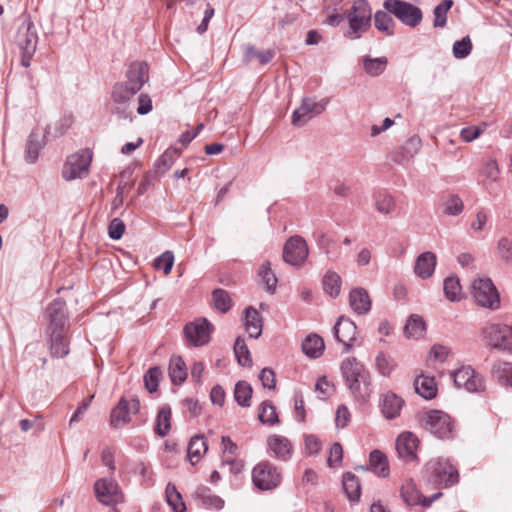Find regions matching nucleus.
<instances>
[{"label":"nucleus","mask_w":512,"mask_h":512,"mask_svg":"<svg viewBox=\"0 0 512 512\" xmlns=\"http://www.w3.org/2000/svg\"><path fill=\"white\" fill-rule=\"evenodd\" d=\"M340 370L351 395L359 402H367L373 388L370 373L365 366L355 357H349L343 360Z\"/></svg>","instance_id":"1"},{"label":"nucleus","mask_w":512,"mask_h":512,"mask_svg":"<svg viewBox=\"0 0 512 512\" xmlns=\"http://www.w3.org/2000/svg\"><path fill=\"white\" fill-rule=\"evenodd\" d=\"M372 10L366 0H354L349 12L347 20L349 30L346 37L350 40H356L368 31L371 26Z\"/></svg>","instance_id":"2"},{"label":"nucleus","mask_w":512,"mask_h":512,"mask_svg":"<svg viewBox=\"0 0 512 512\" xmlns=\"http://www.w3.org/2000/svg\"><path fill=\"white\" fill-rule=\"evenodd\" d=\"M423 474L428 482L440 487H449L459 480L457 469L447 459L443 458L427 462Z\"/></svg>","instance_id":"3"},{"label":"nucleus","mask_w":512,"mask_h":512,"mask_svg":"<svg viewBox=\"0 0 512 512\" xmlns=\"http://www.w3.org/2000/svg\"><path fill=\"white\" fill-rule=\"evenodd\" d=\"M127 81L114 86L113 96H128L138 93L149 80V67L144 61L130 64L126 72Z\"/></svg>","instance_id":"4"},{"label":"nucleus","mask_w":512,"mask_h":512,"mask_svg":"<svg viewBox=\"0 0 512 512\" xmlns=\"http://www.w3.org/2000/svg\"><path fill=\"white\" fill-rule=\"evenodd\" d=\"M421 426L440 439L449 438L453 431L451 417L440 410H430L418 416Z\"/></svg>","instance_id":"5"},{"label":"nucleus","mask_w":512,"mask_h":512,"mask_svg":"<svg viewBox=\"0 0 512 512\" xmlns=\"http://www.w3.org/2000/svg\"><path fill=\"white\" fill-rule=\"evenodd\" d=\"M46 334L68 333L69 317L66 302L60 298L53 300L46 308Z\"/></svg>","instance_id":"6"},{"label":"nucleus","mask_w":512,"mask_h":512,"mask_svg":"<svg viewBox=\"0 0 512 512\" xmlns=\"http://www.w3.org/2000/svg\"><path fill=\"white\" fill-rule=\"evenodd\" d=\"M92 151L82 149L67 158L62 176L66 181L85 178L92 162Z\"/></svg>","instance_id":"7"},{"label":"nucleus","mask_w":512,"mask_h":512,"mask_svg":"<svg viewBox=\"0 0 512 512\" xmlns=\"http://www.w3.org/2000/svg\"><path fill=\"white\" fill-rule=\"evenodd\" d=\"M383 7L409 27H416L423 18L420 8L402 0H386Z\"/></svg>","instance_id":"8"},{"label":"nucleus","mask_w":512,"mask_h":512,"mask_svg":"<svg viewBox=\"0 0 512 512\" xmlns=\"http://www.w3.org/2000/svg\"><path fill=\"white\" fill-rule=\"evenodd\" d=\"M15 41L22 52V65L28 67L38 42L35 27L30 20L24 21L18 28Z\"/></svg>","instance_id":"9"},{"label":"nucleus","mask_w":512,"mask_h":512,"mask_svg":"<svg viewBox=\"0 0 512 512\" xmlns=\"http://www.w3.org/2000/svg\"><path fill=\"white\" fill-rule=\"evenodd\" d=\"M327 98H301L300 105L292 113V124L301 127L320 115L327 107Z\"/></svg>","instance_id":"10"},{"label":"nucleus","mask_w":512,"mask_h":512,"mask_svg":"<svg viewBox=\"0 0 512 512\" xmlns=\"http://www.w3.org/2000/svg\"><path fill=\"white\" fill-rule=\"evenodd\" d=\"M252 480L259 490L269 491L280 484L281 474L273 464L265 461L253 468Z\"/></svg>","instance_id":"11"},{"label":"nucleus","mask_w":512,"mask_h":512,"mask_svg":"<svg viewBox=\"0 0 512 512\" xmlns=\"http://www.w3.org/2000/svg\"><path fill=\"white\" fill-rule=\"evenodd\" d=\"M472 294L475 301L482 307L490 309L499 307V293L493 282L488 278L474 280L472 283Z\"/></svg>","instance_id":"12"},{"label":"nucleus","mask_w":512,"mask_h":512,"mask_svg":"<svg viewBox=\"0 0 512 512\" xmlns=\"http://www.w3.org/2000/svg\"><path fill=\"white\" fill-rule=\"evenodd\" d=\"M484 336L493 348L512 353V327L490 324L484 329Z\"/></svg>","instance_id":"13"},{"label":"nucleus","mask_w":512,"mask_h":512,"mask_svg":"<svg viewBox=\"0 0 512 512\" xmlns=\"http://www.w3.org/2000/svg\"><path fill=\"white\" fill-rule=\"evenodd\" d=\"M308 246L301 236H292L284 244L283 260L292 266H301L308 257Z\"/></svg>","instance_id":"14"},{"label":"nucleus","mask_w":512,"mask_h":512,"mask_svg":"<svg viewBox=\"0 0 512 512\" xmlns=\"http://www.w3.org/2000/svg\"><path fill=\"white\" fill-rule=\"evenodd\" d=\"M454 384L458 388H464L468 392H480L484 390L483 377L475 372L471 366H461L451 374Z\"/></svg>","instance_id":"15"},{"label":"nucleus","mask_w":512,"mask_h":512,"mask_svg":"<svg viewBox=\"0 0 512 512\" xmlns=\"http://www.w3.org/2000/svg\"><path fill=\"white\" fill-rule=\"evenodd\" d=\"M400 493L403 502L410 507L420 505L427 508L442 496L441 492L434 493L430 497L423 496L411 479H407L403 482Z\"/></svg>","instance_id":"16"},{"label":"nucleus","mask_w":512,"mask_h":512,"mask_svg":"<svg viewBox=\"0 0 512 512\" xmlns=\"http://www.w3.org/2000/svg\"><path fill=\"white\" fill-rule=\"evenodd\" d=\"M94 491L98 501L104 505L117 504L123 498L118 483L112 477L97 480Z\"/></svg>","instance_id":"17"},{"label":"nucleus","mask_w":512,"mask_h":512,"mask_svg":"<svg viewBox=\"0 0 512 512\" xmlns=\"http://www.w3.org/2000/svg\"><path fill=\"white\" fill-rule=\"evenodd\" d=\"M333 334L335 339L343 344L344 352H349L357 341V326L349 318L341 316L333 327Z\"/></svg>","instance_id":"18"},{"label":"nucleus","mask_w":512,"mask_h":512,"mask_svg":"<svg viewBox=\"0 0 512 512\" xmlns=\"http://www.w3.org/2000/svg\"><path fill=\"white\" fill-rule=\"evenodd\" d=\"M212 324L205 318L185 325L184 335L189 343L194 346L206 344L210 339Z\"/></svg>","instance_id":"19"},{"label":"nucleus","mask_w":512,"mask_h":512,"mask_svg":"<svg viewBox=\"0 0 512 512\" xmlns=\"http://www.w3.org/2000/svg\"><path fill=\"white\" fill-rule=\"evenodd\" d=\"M418 438L411 432L400 434L395 443L398 457L406 463L417 460Z\"/></svg>","instance_id":"20"},{"label":"nucleus","mask_w":512,"mask_h":512,"mask_svg":"<svg viewBox=\"0 0 512 512\" xmlns=\"http://www.w3.org/2000/svg\"><path fill=\"white\" fill-rule=\"evenodd\" d=\"M50 127H46L42 135L38 129H33L28 136L25 150V161L33 164L37 161L39 152L45 145V138L50 135Z\"/></svg>","instance_id":"21"},{"label":"nucleus","mask_w":512,"mask_h":512,"mask_svg":"<svg viewBox=\"0 0 512 512\" xmlns=\"http://www.w3.org/2000/svg\"><path fill=\"white\" fill-rule=\"evenodd\" d=\"M404 400L392 391L383 393L380 397L379 406L386 419H395L400 416Z\"/></svg>","instance_id":"22"},{"label":"nucleus","mask_w":512,"mask_h":512,"mask_svg":"<svg viewBox=\"0 0 512 512\" xmlns=\"http://www.w3.org/2000/svg\"><path fill=\"white\" fill-rule=\"evenodd\" d=\"M267 446L273 457L279 460L287 461L292 455V445L284 436H269L267 439Z\"/></svg>","instance_id":"23"},{"label":"nucleus","mask_w":512,"mask_h":512,"mask_svg":"<svg viewBox=\"0 0 512 512\" xmlns=\"http://www.w3.org/2000/svg\"><path fill=\"white\" fill-rule=\"evenodd\" d=\"M349 305L358 315L367 314L371 309L370 296L366 289L358 287L349 293Z\"/></svg>","instance_id":"24"},{"label":"nucleus","mask_w":512,"mask_h":512,"mask_svg":"<svg viewBox=\"0 0 512 512\" xmlns=\"http://www.w3.org/2000/svg\"><path fill=\"white\" fill-rule=\"evenodd\" d=\"M436 263L437 257L433 252H423L415 261L414 272L421 279H428L433 275Z\"/></svg>","instance_id":"25"},{"label":"nucleus","mask_w":512,"mask_h":512,"mask_svg":"<svg viewBox=\"0 0 512 512\" xmlns=\"http://www.w3.org/2000/svg\"><path fill=\"white\" fill-rule=\"evenodd\" d=\"M244 326L251 338H259L262 333V317L253 307H247L244 310Z\"/></svg>","instance_id":"26"},{"label":"nucleus","mask_w":512,"mask_h":512,"mask_svg":"<svg viewBox=\"0 0 512 512\" xmlns=\"http://www.w3.org/2000/svg\"><path fill=\"white\" fill-rule=\"evenodd\" d=\"M171 407L169 405H163L159 408L156 419L154 432L159 437L163 438L167 436L171 429Z\"/></svg>","instance_id":"27"},{"label":"nucleus","mask_w":512,"mask_h":512,"mask_svg":"<svg viewBox=\"0 0 512 512\" xmlns=\"http://www.w3.org/2000/svg\"><path fill=\"white\" fill-rule=\"evenodd\" d=\"M49 340V347L52 356L63 358L69 353L67 333L46 334Z\"/></svg>","instance_id":"28"},{"label":"nucleus","mask_w":512,"mask_h":512,"mask_svg":"<svg viewBox=\"0 0 512 512\" xmlns=\"http://www.w3.org/2000/svg\"><path fill=\"white\" fill-rule=\"evenodd\" d=\"M415 391L424 399L431 400L437 394L434 377L420 375L414 381Z\"/></svg>","instance_id":"29"},{"label":"nucleus","mask_w":512,"mask_h":512,"mask_svg":"<svg viewBox=\"0 0 512 512\" xmlns=\"http://www.w3.org/2000/svg\"><path fill=\"white\" fill-rule=\"evenodd\" d=\"M208 446L203 435L192 437L188 443L187 456L192 465H195L207 452Z\"/></svg>","instance_id":"30"},{"label":"nucleus","mask_w":512,"mask_h":512,"mask_svg":"<svg viewBox=\"0 0 512 512\" xmlns=\"http://www.w3.org/2000/svg\"><path fill=\"white\" fill-rule=\"evenodd\" d=\"M169 376L174 385H181L187 378L186 364L181 356L174 355L169 362Z\"/></svg>","instance_id":"31"},{"label":"nucleus","mask_w":512,"mask_h":512,"mask_svg":"<svg viewBox=\"0 0 512 512\" xmlns=\"http://www.w3.org/2000/svg\"><path fill=\"white\" fill-rule=\"evenodd\" d=\"M388 58L385 56L371 57L365 56L362 60L363 70L371 77L381 75L387 68Z\"/></svg>","instance_id":"32"},{"label":"nucleus","mask_w":512,"mask_h":512,"mask_svg":"<svg viewBox=\"0 0 512 512\" xmlns=\"http://www.w3.org/2000/svg\"><path fill=\"white\" fill-rule=\"evenodd\" d=\"M324 348V340L317 334L307 335L302 342V350L310 358L320 357Z\"/></svg>","instance_id":"33"},{"label":"nucleus","mask_w":512,"mask_h":512,"mask_svg":"<svg viewBox=\"0 0 512 512\" xmlns=\"http://www.w3.org/2000/svg\"><path fill=\"white\" fill-rule=\"evenodd\" d=\"M342 488L351 503L358 502L361 494V487L358 479L353 473H344L342 478Z\"/></svg>","instance_id":"34"},{"label":"nucleus","mask_w":512,"mask_h":512,"mask_svg":"<svg viewBox=\"0 0 512 512\" xmlns=\"http://www.w3.org/2000/svg\"><path fill=\"white\" fill-rule=\"evenodd\" d=\"M180 154L178 148H168L154 163V173L164 174L167 172Z\"/></svg>","instance_id":"35"},{"label":"nucleus","mask_w":512,"mask_h":512,"mask_svg":"<svg viewBox=\"0 0 512 512\" xmlns=\"http://www.w3.org/2000/svg\"><path fill=\"white\" fill-rule=\"evenodd\" d=\"M425 330L426 324L423 318L417 314H412L404 326V334L407 338L419 339Z\"/></svg>","instance_id":"36"},{"label":"nucleus","mask_w":512,"mask_h":512,"mask_svg":"<svg viewBox=\"0 0 512 512\" xmlns=\"http://www.w3.org/2000/svg\"><path fill=\"white\" fill-rule=\"evenodd\" d=\"M126 399L122 397L116 407H114L110 414V424L114 428H119L124 424L131 421L130 413L126 408Z\"/></svg>","instance_id":"37"},{"label":"nucleus","mask_w":512,"mask_h":512,"mask_svg":"<svg viewBox=\"0 0 512 512\" xmlns=\"http://www.w3.org/2000/svg\"><path fill=\"white\" fill-rule=\"evenodd\" d=\"M342 280L335 271H327L323 277V290L331 298H336L340 294Z\"/></svg>","instance_id":"38"},{"label":"nucleus","mask_w":512,"mask_h":512,"mask_svg":"<svg viewBox=\"0 0 512 512\" xmlns=\"http://www.w3.org/2000/svg\"><path fill=\"white\" fill-rule=\"evenodd\" d=\"M369 467L376 471L380 477H387L389 475V467L386 455L380 450H373L369 457Z\"/></svg>","instance_id":"39"},{"label":"nucleus","mask_w":512,"mask_h":512,"mask_svg":"<svg viewBox=\"0 0 512 512\" xmlns=\"http://www.w3.org/2000/svg\"><path fill=\"white\" fill-rule=\"evenodd\" d=\"M165 498L173 512H184L186 510L182 495L172 483H168L166 486Z\"/></svg>","instance_id":"40"},{"label":"nucleus","mask_w":512,"mask_h":512,"mask_svg":"<svg viewBox=\"0 0 512 512\" xmlns=\"http://www.w3.org/2000/svg\"><path fill=\"white\" fill-rule=\"evenodd\" d=\"M493 376L502 384L512 386V363L497 361L493 364Z\"/></svg>","instance_id":"41"},{"label":"nucleus","mask_w":512,"mask_h":512,"mask_svg":"<svg viewBox=\"0 0 512 512\" xmlns=\"http://www.w3.org/2000/svg\"><path fill=\"white\" fill-rule=\"evenodd\" d=\"M252 387L246 381H239L235 385L234 399L241 407H249L251 405Z\"/></svg>","instance_id":"42"},{"label":"nucleus","mask_w":512,"mask_h":512,"mask_svg":"<svg viewBox=\"0 0 512 512\" xmlns=\"http://www.w3.org/2000/svg\"><path fill=\"white\" fill-rule=\"evenodd\" d=\"M443 291L445 297L451 301L456 302L461 299V285L459 278L456 276H449L444 280Z\"/></svg>","instance_id":"43"},{"label":"nucleus","mask_w":512,"mask_h":512,"mask_svg":"<svg viewBox=\"0 0 512 512\" xmlns=\"http://www.w3.org/2000/svg\"><path fill=\"white\" fill-rule=\"evenodd\" d=\"M258 276L261 281L266 285V291L273 294L276 290L278 279L271 269V263L269 261L264 262L258 271Z\"/></svg>","instance_id":"44"},{"label":"nucleus","mask_w":512,"mask_h":512,"mask_svg":"<svg viewBox=\"0 0 512 512\" xmlns=\"http://www.w3.org/2000/svg\"><path fill=\"white\" fill-rule=\"evenodd\" d=\"M234 353L238 363L243 367H250L252 365V358L250 351L247 347L245 339L241 336L237 337L234 344Z\"/></svg>","instance_id":"45"},{"label":"nucleus","mask_w":512,"mask_h":512,"mask_svg":"<svg viewBox=\"0 0 512 512\" xmlns=\"http://www.w3.org/2000/svg\"><path fill=\"white\" fill-rule=\"evenodd\" d=\"M258 418L262 424L269 426L279 423L276 407L269 401L261 403Z\"/></svg>","instance_id":"46"},{"label":"nucleus","mask_w":512,"mask_h":512,"mask_svg":"<svg viewBox=\"0 0 512 512\" xmlns=\"http://www.w3.org/2000/svg\"><path fill=\"white\" fill-rule=\"evenodd\" d=\"M374 24L379 31L387 35L393 34V28L395 23L393 18L389 15L388 11H377L374 15Z\"/></svg>","instance_id":"47"},{"label":"nucleus","mask_w":512,"mask_h":512,"mask_svg":"<svg viewBox=\"0 0 512 512\" xmlns=\"http://www.w3.org/2000/svg\"><path fill=\"white\" fill-rule=\"evenodd\" d=\"M375 367L380 375L388 377L396 367V363L392 357L379 352L375 359Z\"/></svg>","instance_id":"48"},{"label":"nucleus","mask_w":512,"mask_h":512,"mask_svg":"<svg viewBox=\"0 0 512 512\" xmlns=\"http://www.w3.org/2000/svg\"><path fill=\"white\" fill-rule=\"evenodd\" d=\"M452 5V0H442L441 3L434 8V27L443 28L446 25L447 13L451 9Z\"/></svg>","instance_id":"49"},{"label":"nucleus","mask_w":512,"mask_h":512,"mask_svg":"<svg viewBox=\"0 0 512 512\" xmlns=\"http://www.w3.org/2000/svg\"><path fill=\"white\" fill-rule=\"evenodd\" d=\"M422 146L421 138L417 135L410 137L401 147V161L413 158Z\"/></svg>","instance_id":"50"},{"label":"nucleus","mask_w":512,"mask_h":512,"mask_svg":"<svg viewBox=\"0 0 512 512\" xmlns=\"http://www.w3.org/2000/svg\"><path fill=\"white\" fill-rule=\"evenodd\" d=\"M130 100L131 98H115L113 112L120 118L131 121L134 115V105L131 104Z\"/></svg>","instance_id":"51"},{"label":"nucleus","mask_w":512,"mask_h":512,"mask_svg":"<svg viewBox=\"0 0 512 512\" xmlns=\"http://www.w3.org/2000/svg\"><path fill=\"white\" fill-rule=\"evenodd\" d=\"M464 210L462 199L457 194H451L444 202L443 213L448 216H458Z\"/></svg>","instance_id":"52"},{"label":"nucleus","mask_w":512,"mask_h":512,"mask_svg":"<svg viewBox=\"0 0 512 512\" xmlns=\"http://www.w3.org/2000/svg\"><path fill=\"white\" fill-rule=\"evenodd\" d=\"M214 306L217 310L225 313L227 312L232 305L231 298L228 292L224 289H215L212 292Z\"/></svg>","instance_id":"53"},{"label":"nucleus","mask_w":512,"mask_h":512,"mask_svg":"<svg viewBox=\"0 0 512 512\" xmlns=\"http://www.w3.org/2000/svg\"><path fill=\"white\" fill-rule=\"evenodd\" d=\"M376 209L383 214H389L394 210V200L391 195L379 192L375 195Z\"/></svg>","instance_id":"54"},{"label":"nucleus","mask_w":512,"mask_h":512,"mask_svg":"<svg viewBox=\"0 0 512 512\" xmlns=\"http://www.w3.org/2000/svg\"><path fill=\"white\" fill-rule=\"evenodd\" d=\"M161 374L159 367H151L144 375L145 387L150 393L157 391Z\"/></svg>","instance_id":"55"},{"label":"nucleus","mask_w":512,"mask_h":512,"mask_svg":"<svg viewBox=\"0 0 512 512\" xmlns=\"http://www.w3.org/2000/svg\"><path fill=\"white\" fill-rule=\"evenodd\" d=\"M481 174L492 183H495L499 179L500 168L495 159H489L484 163Z\"/></svg>","instance_id":"56"},{"label":"nucleus","mask_w":512,"mask_h":512,"mask_svg":"<svg viewBox=\"0 0 512 512\" xmlns=\"http://www.w3.org/2000/svg\"><path fill=\"white\" fill-rule=\"evenodd\" d=\"M497 253L506 263H512V240L508 237H501L497 243Z\"/></svg>","instance_id":"57"},{"label":"nucleus","mask_w":512,"mask_h":512,"mask_svg":"<svg viewBox=\"0 0 512 512\" xmlns=\"http://www.w3.org/2000/svg\"><path fill=\"white\" fill-rule=\"evenodd\" d=\"M174 264V254L171 251H165L155 259V268L161 269L165 274H169Z\"/></svg>","instance_id":"58"},{"label":"nucleus","mask_w":512,"mask_h":512,"mask_svg":"<svg viewBox=\"0 0 512 512\" xmlns=\"http://www.w3.org/2000/svg\"><path fill=\"white\" fill-rule=\"evenodd\" d=\"M472 49L471 40L468 36L462 40L456 41L453 45V55L455 58L462 59L467 57Z\"/></svg>","instance_id":"59"},{"label":"nucleus","mask_w":512,"mask_h":512,"mask_svg":"<svg viewBox=\"0 0 512 512\" xmlns=\"http://www.w3.org/2000/svg\"><path fill=\"white\" fill-rule=\"evenodd\" d=\"M125 231V224L119 218H114L108 226V235L112 240H119L122 238Z\"/></svg>","instance_id":"60"},{"label":"nucleus","mask_w":512,"mask_h":512,"mask_svg":"<svg viewBox=\"0 0 512 512\" xmlns=\"http://www.w3.org/2000/svg\"><path fill=\"white\" fill-rule=\"evenodd\" d=\"M343 458V448L340 443L335 442L329 451L328 457V465L330 467H335L342 462Z\"/></svg>","instance_id":"61"},{"label":"nucleus","mask_w":512,"mask_h":512,"mask_svg":"<svg viewBox=\"0 0 512 512\" xmlns=\"http://www.w3.org/2000/svg\"><path fill=\"white\" fill-rule=\"evenodd\" d=\"M259 380L263 388L272 390L275 388V373L270 368H263L259 374Z\"/></svg>","instance_id":"62"},{"label":"nucleus","mask_w":512,"mask_h":512,"mask_svg":"<svg viewBox=\"0 0 512 512\" xmlns=\"http://www.w3.org/2000/svg\"><path fill=\"white\" fill-rule=\"evenodd\" d=\"M157 174L153 171H148L144 176L141 182L138 185L137 188V194L138 196L144 195L149 187L153 184V182L156 180Z\"/></svg>","instance_id":"63"},{"label":"nucleus","mask_w":512,"mask_h":512,"mask_svg":"<svg viewBox=\"0 0 512 512\" xmlns=\"http://www.w3.org/2000/svg\"><path fill=\"white\" fill-rule=\"evenodd\" d=\"M305 449L308 455H316L321 450L320 440L313 434L305 437Z\"/></svg>","instance_id":"64"}]
</instances>
